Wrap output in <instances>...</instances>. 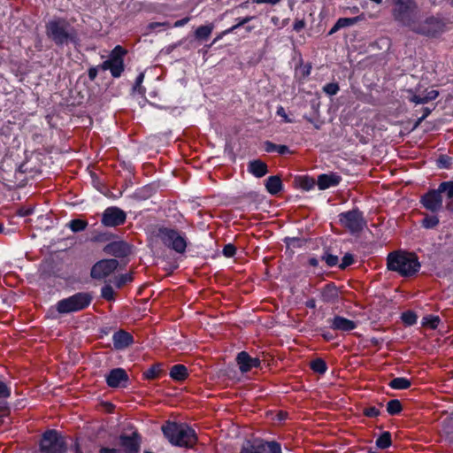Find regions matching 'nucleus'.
Segmentation results:
<instances>
[{
	"mask_svg": "<svg viewBox=\"0 0 453 453\" xmlns=\"http://www.w3.org/2000/svg\"><path fill=\"white\" fill-rule=\"evenodd\" d=\"M102 296L107 300H111L114 297V291L111 286L106 285L102 288Z\"/></svg>",
	"mask_w": 453,
	"mask_h": 453,
	"instance_id": "43",
	"label": "nucleus"
},
{
	"mask_svg": "<svg viewBox=\"0 0 453 453\" xmlns=\"http://www.w3.org/2000/svg\"><path fill=\"white\" fill-rule=\"evenodd\" d=\"M388 268L402 276L415 274L420 268L418 257L409 252H395L388 257Z\"/></svg>",
	"mask_w": 453,
	"mask_h": 453,
	"instance_id": "2",
	"label": "nucleus"
},
{
	"mask_svg": "<svg viewBox=\"0 0 453 453\" xmlns=\"http://www.w3.org/2000/svg\"><path fill=\"white\" fill-rule=\"evenodd\" d=\"M311 368L315 372H318L319 374L325 373L327 369L326 362L320 358H317V359L313 360L311 363Z\"/></svg>",
	"mask_w": 453,
	"mask_h": 453,
	"instance_id": "33",
	"label": "nucleus"
},
{
	"mask_svg": "<svg viewBox=\"0 0 453 453\" xmlns=\"http://www.w3.org/2000/svg\"><path fill=\"white\" fill-rule=\"evenodd\" d=\"M41 449L45 453H64V439L56 431L49 430L42 436Z\"/></svg>",
	"mask_w": 453,
	"mask_h": 453,
	"instance_id": "8",
	"label": "nucleus"
},
{
	"mask_svg": "<svg viewBox=\"0 0 453 453\" xmlns=\"http://www.w3.org/2000/svg\"><path fill=\"white\" fill-rule=\"evenodd\" d=\"M189 20H190V18L186 17V18H184V19H180V20H177V21L173 24V27H183V26H185L186 24H188Z\"/></svg>",
	"mask_w": 453,
	"mask_h": 453,
	"instance_id": "56",
	"label": "nucleus"
},
{
	"mask_svg": "<svg viewBox=\"0 0 453 453\" xmlns=\"http://www.w3.org/2000/svg\"><path fill=\"white\" fill-rule=\"evenodd\" d=\"M92 297L88 293H77L67 298L58 301L56 304L59 313H71L81 311L91 303Z\"/></svg>",
	"mask_w": 453,
	"mask_h": 453,
	"instance_id": "6",
	"label": "nucleus"
},
{
	"mask_svg": "<svg viewBox=\"0 0 453 453\" xmlns=\"http://www.w3.org/2000/svg\"><path fill=\"white\" fill-rule=\"evenodd\" d=\"M251 19H253V17H251V16H247L244 18L237 19V23L235 24V26L238 28V27H242L243 25L247 24Z\"/></svg>",
	"mask_w": 453,
	"mask_h": 453,
	"instance_id": "53",
	"label": "nucleus"
},
{
	"mask_svg": "<svg viewBox=\"0 0 453 453\" xmlns=\"http://www.w3.org/2000/svg\"><path fill=\"white\" fill-rule=\"evenodd\" d=\"M387 411L390 415L398 414L402 411L400 401L396 399L390 400L387 404Z\"/></svg>",
	"mask_w": 453,
	"mask_h": 453,
	"instance_id": "34",
	"label": "nucleus"
},
{
	"mask_svg": "<svg viewBox=\"0 0 453 453\" xmlns=\"http://www.w3.org/2000/svg\"><path fill=\"white\" fill-rule=\"evenodd\" d=\"M354 262L353 256L350 254H346L340 264L341 269H345L347 266L350 265Z\"/></svg>",
	"mask_w": 453,
	"mask_h": 453,
	"instance_id": "46",
	"label": "nucleus"
},
{
	"mask_svg": "<svg viewBox=\"0 0 453 453\" xmlns=\"http://www.w3.org/2000/svg\"><path fill=\"white\" fill-rule=\"evenodd\" d=\"M364 414L367 417L374 418L380 414V411L376 407L371 406L364 410Z\"/></svg>",
	"mask_w": 453,
	"mask_h": 453,
	"instance_id": "48",
	"label": "nucleus"
},
{
	"mask_svg": "<svg viewBox=\"0 0 453 453\" xmlns=\"http://www.w3.org/2000/svg\"><path fill=\"white\" fill-rule=\"evenodd\" d=\"M143 79H144V74L140 73L136 78L135 85L137 87L140 86L142 84V82L143 81Z\"/></svg>",
	"mask_w": 453,
	"mask_h": 453,
	"instance_id": "61",
	"label": "nucleus"
},
{
	"mask_svg": "<svg viewBox=\"0 0 453 453\" xmlns=\"http://www.w3.org/2000/svg\"><path fill=\"white\" fill-rule=\"evenodd\" d=\"M162 431L174 446L192 448L197 441L195 430L184 423L167 422Z\"/></svg>",
	"mask_w": 453,
	"mask_h": 453,
	"instance_id": "1",
	"label": "nucleus"
},
{
	"mask_svg": "<svg viewBox=\"0 0 453 453\" xmlns=\"http://www.w3.org/2000/svg\"><path fill=\"white\" fill-rule=\"evenodd\" d=\"M363 19H364L363 16H357L354 18H340L336 21V23L341 29V28L346 27L353 26V25L357 24L358 21H361Z\"/></svg>",
	"mask_w": 453,
	"mask_h": 453,
	"instance_id": "30",
	"label": "nucleus"
},
{
	"mask_svg": "<svg viewBox=\"0 0 453 453\" xmlns=\"http://www.w3.org/2000/svg\"><path fill=\"white\" fill-rule=\"evenodd\" d=\"M126 218L124 211L118 207H109L104 210L101 221L104 226L113 227L122 225L126 221Z\"/></svg>",
	"mask_w": 453,
	"mask_h": 453,
	"instance_id": "13",
	"label": "nucleus"
},
{
	"mask_svg": "<svg viewBox=\"0 0 453 453\" xmlns=\"http://www.w3.org/2000/svg\"><path fill=\"white\" fill-rule=\"evenodd\" d=\"M235 247L233 244H227L223 249V254L226 257H232L235 254Z\"/></svg>",
	"mask_w": 453,
	"mask_h": 453,
	"instance_id": "49",
	"label": "nucleus"
},
{
	"mask_svg": "<svg viewBox=\"0 0 453 453\" xmlns=\"http://www.w3.org/2000/svg\"><path fill=\"white\" fill-rule=\"evenodd\" d=\"M339 292L337 288L333 284L326 285L321 290V298L326 303H330L338 298Z\"/></svg>",
	"mask_w": 453,
	"mask_h": 453,
	"instance_id": "24",
	"label": "nucleus"
},
{
	"mask_svg": "<svg viewBox=\"0 0 453 453\" xmlns=\"http://www.w3.org/2000/svg\"><path fill=\"white\" fill-rule=\"evenodd\" d=\"M100 453H121L119 449H102Z\"/></svg>",
	"mask_w": 453,
	"mask_h": 453,
	"instance_id": "59",
	"label": "nucleus"
},
{
	"mask_svg": "<svg viewBox=\"0 0 453 453\" xmlns=\"http://www.w3.org/2000/svg\"><path fill=\"white\" fill-rule=\"evenodd\" d=\"M450 158L445 156H442L439 159V165L441 167L448 168L451 165Z\"/></svg>",
	"mask_w": 453,
	"mask_h": 453,
	"instance_id": "52",
	"label": "nucleus"
},
{
	"mask_svg": "<svg viewBox=\"0 0 453 453\" xmlns=\"http://www.w3.org/2000/svg\"><path fill=\"white\" fill-rule=\"evenodd\" d=\"M409 96L407 98L409 101L414 103L415 104H424L430 101L436 99L439 96V92L433 88H425L423 86L418 84L415 89L408 90Z\"/></svg>",
	"mask_w": 453,
	"mask_h": 453,
	"instance_id": "11",
	"label": "nucleus"
},
{
	"mask_svg": "<svg viewBox=\"0 0 453 453\" xmlns=\"http://www.w3.org/2000/svg\"><path fill=\"white\" fill-rule=\"evenodd\" d=\"M188 375V369L183 365H175L170 370V377L176 381L184 380Z\"/></svg>",
	"mask_w": 453,
	"mask_h": 453,
	"instance_id": "25",
	"label": "nucleus"
},
{
	"mask_svg": "<svg viewBox=\"0 0 453 453\" xmlns=\"http://www.w3.org/2000/svg\"><path fill=\"white\" fill-rule=\"evenodd\" d=\"M248 171L257 178L265 176L267 172V165L261 160H253L249 163Z\"/></svg>",
	"mask_w": 453,
	"mask_h": 453,
	"instance_id": "22",
	"label": "nucleus"
},
{
	"mask_svg": "<svg viewBox=\"0 0 453 453\" xmlns=\"http://www.w3.org/2000/svg\"><path fill=\"white\" fill-rule=\"evenodd\" d=\"M160 27H169L170 24L168 22H153L149 25L150 29H155Z\"/></svg>",
	"mask_w": 453,
	"mask_h": 453,
	"instance_id": "54",
	"label": "nucleus"
},
{
	"mask_svg": "<svg viewBox=\"0 0 453 453\" xmlns=\"http://www.w3.org/2000/svg\"><path fill=\"white\" fill-rule=\"evenodd\" d=\"M393 5L394 19L404 27H409L418 17V5L415 0H390Z\"/></svg>",
	"mask_w": 453,
	"mask_h": 453,
	"instance_id": "5",
	"label": "nucleus"
},
{
	"mask_svg": "<svg viewBox=\"0 0 453 453\" xmlns=\"http://www.w3.org/2000/svg\"><path fill=\"white\" fill-rule=\"evenodd\" d=\"M333 330L349 332L357 327V323L342 316H335L329 320Z\"/></svg>",
	"mask_w": 453,
	"mask_h": 453,
	"instance_id": "17",
	"label": "nucleus"
},
{
	"mask_svg": "<svg viewBox=\"0 0 453 453\" xmlns=\"http://www.w3.org/2000/svg\"><path fill=\"white\" fill-rule=\"evenodd\" d=\"M309 265L313 267H317L319 265V260L315 257H311L309 259Z\"/></svg>",
	"mask_w": 453,
	"mask_h": 453,
	"instance_id": "60",
	"label": "nucleus"
},
{
	"mask_svg": "<svg viewBox=\"0 0 453 453\" xmlns=\"http://www.w3.org/2000/svg\"><path fill=\"white\" fill-rule=\"evenodd\" d=\"M448 439L453 443V431H446Z\"/></svg>",
	"mask_w": 453,
	"mask_h": 453,
	"instance_id": "64",
	"label": "nucleus"
},
{
	"mask_svg": "<svg viewBox=\"0 0 453 453\" xmlns=\"http://www.w3.org/2000/svg\"><path fill=\"white\" fill-rule=\"evenodd\" d=\"M438 189L440 193H445L447 198L450 201L453 199V181L441 182Z\"/></svg>",
	"mask_w": 453,
	"mask_h": 453,
	"instance_id": "31",
	"label": "nucleus"
},
{
	"mask_svg": "<svg viewBox=\"0 0 453 453\" xmlns=\"http://www.w3.org/2000/svg\"><path fill=\"white\" fill-rule=\"evenodd\" d=\"M256 4H276L280 2V0H254L253 1Z\"/></svg>",
	"mask_w": 453,
	"mask_h": 453,
	"instance_id": "57",
	"label": "nucleus"
},
{
	"mask_svg": "<svg viewBox=\"0 0 453 453\" xmlns=\"http://www.w3.org/2000/svg\"><path fill=\"white\" fill-rule=\"evenodd\" d=\"M421 203L424 207L433 212L442 207V197L439 189H434L422 196Z\"/></svg>",
	"mask_w": 453,
	"mask_h": 453,
	"instance_id": "14",
	"label": "nucleus"
},
{
	"mask_svg": "<svg viewBox=\"0 0 453 453\" xmlns=\"http://www.w3.org/2000/svg\"><path fill=\"white\" fill-rule=\"evenodd\" d=\"M446 208L453 213V199L447 203Z\"/></svg>",
	"mask_w": 453,
	"mask_h": 453,
	"instance_id": "63",
	"label": "nucleus"
},
{
	"mask_svg": "<svg viewBox=\"0 0 453 453\" xmlns=\"http://www.w3.org/2000/svg\"><path fill=\"white\" fill-rule=\"evenodd\" d=\"M341 224L352 233L361 231L365 221L359 211L353 210L339 215Z\"/></svg>",
	"mask_w": 453,
	"mask_h": 453,
	"instance_id": "9",
	"label": "nucleus"
},
{
	"mask_svg": "<svg viewBox=\"0 0 453 453\" xmlns=\"http://www.w3.org/2000/svg\"><path fill=\"white\" fill-rule=\"evenodd\" d=\"M277 115H278V116H280V117H281V118L283 119V121H284L285 123H291V122H292V119H290L288 117V115H287V113H286V111H285V109H284L282 106H279V107L277 108Z\"/></svg>",
	"mask_w": 453,
	"mask_h": 453,
	"instance_id": "50",
	"label": "nucleus"
},
{
	"mask_svg": "<svg viewBox=\"0 0 453 453\" xmlns=\"http://www.w3.org/2000/svg\"><path fill=\"white\" fill-rule=\"evenodd\" d=\"M391 444V435L388 432L383 433L376 441V445L380 449H386Z\"/></svg>",
	"mask_w": 453,
	"mask_h": 453,
	"instance_id": "35",
	"label": "nucleus"
},
{
	"mask_svg": "<svg viewBox=\"0 0 453 453\" xmlns=\"http://www.w3.org/2000/svg\"><path fill=\"white\" fill-rule=\"evenodd\" d=\"M265 150L266 152L276 151V152H278L279 154H281V155L289 152V149L286 145H277V144H274V143H273L271 142H266L265 143Z\"/></svg>",
	"mask_w": 453,
	"mask_h": 453,
	"instance_id": "29",
	"label": "nucleus"
},
{
	"mask_svg": "<svg viewBox=\"0 0 453 453\" xmlns=\"http://www.w3.org/2000/svg\"><path fill=\"white\" fill-rule=\"evenodd\" d=\"M126 244L123 242H115L106 245L104 249V251L108 255L119 257L124 254Z\"/></svg>",
	"mask_w": 453,
	"mask_h": 453,
	"instance_id": "26",
	"label": "nucleus"
},
{
	"mask_svg": "<svg viewBox=\"0 0 453 453\" xmlns=\"http://www.w3.org/2000/svg\"><path fill=\"white\" fill-rule=\"evenodd\" d=\"M88 226V222L82 219H73L69 223V227L73 232H80L84 230Z\"/></svg>",
	"mask_w": 453,
	"mask_h": 453,
	"instance_id": "36",
	"label": "nucleus"
},
{
	"mask_svg": "<svg viewBox=\"0 0 453 453\" xmlns=\"http://www.w3.org/2000/svg\"><path fill=\"white\" fill-rule=\"evenodd\" d=\"M103 70H110L112 76L119 77L124 70L123 59L114 58L104 61L101 65Z\"/></svg>",
	"mask_w": 453,
	"mask_h": 453,
	"instance_id": "20",
	"label": "nucleus"
},
{
	"mask_svg": "<svg viewBox=\"0 0 453 453\" xmlns=\"http://www.w3.org/2000/svg\"><path fill=\"white\" fill-rule=\"evenodd\" d=\"M439 224V219L436 216H426L422 219V226L430 229L435 227Z\"/></svg>",
	"mask_w": 453,
	"mask_h": 453,
	"instance_id": "37",
	"label": "nucleus"
},
{
	"mask_svg": "<svg viewBox=\"0 0 453 453\" xmlns=\"http://www.w3.org/2000/svg\"><path fill=\"white\" fill-rule=\"evenodd\" d=\"M213 28L214 26L212 24L200 26L195 31L196 39L200 41H206L211 35Z\"/></svg>",
	"mask_w": 453,
	"mask_h": 453,
	"instance_id": "27",
	"label": "nucleus"
},
{
	"mask_svg": "<svg viewBox=\"0 0 453 453\" xmlns=\"http://www.w3.org/2000/svg\"><path fill=\"white\" fill-rule=\"evenodd\" d=\"M132 280H133L132 274H130V273L122 274L116 279L115 285L117 286V288H119L122 286H124L127 282H129Z\"/></svg>",
	"mask_w": 453,
	"mask_h": 453,
	"instance_id": "41",
	"label": "nucleus"
},
{
	"mask_svg": "<svg viewBox=\"0 0 453 453\" xmlns=\"http://www.w3.org/2000/svg\"><path fill=\"white\" fill-rule=\"evenodd\" d=\"M237 27L235 25H234L233 27H229L228 29H226L225 31L222 32V35H228V34H232L234 33V30H236Z\"/></svg>",
	"mask_w": 453,
	"mask_h": 453,
	"instance_id": "62",
	"label": "nucleus"
},
{
	"mask_svg": "<svg viewBox=\"0 0 453 453\" xmlns=\"http://www.w3.org/2000/svg\"><path fill=\"white\" fill-rule=\"evenodd\" d=\"M304 26L305 23L303 20H296L293 25V27L296 32H299L304 27Z\"/></svg>",
	"mask_w": 453,
	"mask_h": 453,
	"instance_id": "55",
	"label": "nucleus"
},
{
	"mask_svg": "<svg viewBox=\"0 0 453 453\" xmlns=\"http://www.w3.org/2000/svg\"><path fill=\"white\" fill-rule=\"evenodd\" d=\"M125 54H126V51L123 50V48L121 46L118 45L112 50L110 58H118L123 59V56Z\"/></svg>",
	"mask_w": 453,
	"mask_h": 453,
	"instance_id": "45",
	"label": "nucleus"
},
{
	"mask_svg": "<svg viewBox=\"0 0 453 453\" xmlns=\"http://www.w3.org/2000/svg\"><path fill=\"white\" fill-rule=\"evenodd\" d=\"M402 320L407 326L414 325L417 321V316L412 311H406L402 314Z\"/></svg>",
	"mask_w": 453,
	"mask_h": 453,
	"instance_id": "38",
	"label": "nucleus"
},
{
	"mask_svg": "<svg viewBox=\"0 0 453 453\" xmlns=\"http://www.w3.org/2000/svg\"><path fill=\"white\" fill-rule=\"evenodd\" d=\"M162 372L161 366L159 365H153L150 369H148L144 375L147 379H155L159 376L160 372Z\"/></svg>",
	"mask_w": 453,
	"mask_h": 453,
	"instance_id": "39",
	"label": "nucleus"
},
{
	"mask_svg": "<svg viewBox=\"0 0 453 453\" xmlns=\"http://www.w3.org/2000/svg\"><path fill=\"white\" fill-rule=\"evenodd\" d=\"M299 185L303 190H311L315 186V180L309 177L300 179Z\"/></svg>",
	"mask_w": 453,
	"mask_h": 453,
	"instance_id": "40",
	"label": "nucleus"
},
{
	"mask_svg": "<svg viewBox=\"0 0 453 453\" xmlns=\"http://www.w3.org/2000/svg\"><path fill=\"white\" fill-rule=\"evenodd\" d=\"M9 413V407L6 402L0 401V418L7 416Z\"/></svg>",
	"mask_w": 453,
	"mask_h": 453,
	"instance_id": "51",
	"label": "nucleus"
},
{
	"mask_svg": "<svg viewBox=\"0 0 453 453\" xmlns=\"http://www.w3.org/2000/svg\"><path fill=\"white\" fill-rule=\"evenodd\" d=\"M11 395V389L8 388V386L4 383L3 381H0V398H7Z\"/></svg>",
	"mask_w": 453,
	"mask_h": 453,
	"instance_id": "47",
	"label": "nucleus"
},
{
	"mask_svg": "<svg viewBox=\"0 0 453 453\" xmlns=\"http://www.w3.org/2000/svg\"><path fill=\"white\" fill-rule=\"evenodd\" d=\"M119 262L116 259H104L96 263L91 269V277L94 279H104L111 274L118 267Z\"/></svg>",
	"mask_w": 453,
	"mask_h": 453,
	"instance_id": "12",
	"label": "nucleus"
},
{
	"mask_svg": "<svg viewBox=\"0 0 453 453\" xmlns=\"http://www.w3.org/2000/svg\"><path fill=\"white\" fill-rule=\"evenodd\" d=\"M265 188L271 195H276L282 189V182L279 176H270L265 181Z\"/></svg>",
	"mask_w": 453,
	"mask_h": 453,
	"instance_id": "23",
	"label": "nucleus"
},
{
	"mask_svg": "<svg viewBox=\"0 0 453 453\" xmlns=\"http://www.w3.org/2000/svg\"><path fill=\"white\" fill-rule=\"evenodd\" d=\"M394 389H406L411 387V381L403 377H398L392 380L388 384Z\"/></svg>",
	"mask_w": 453,
	"mask_h": 453,
	"instance_id": "28",
	"label": "nucleus"
},
{
	"mask_svg": "<svg viewBox=\"0 0 453 453\" xmlns=\"http://www.w3.org/2000/svg\"><path fill=\"white\" fill-rule=\"evenodd\" d=\"M342 178L336 173L320 174L318 177V187L320 190H325L331 187L337 186Z\"/></svg>",
	"mask_w": 453,
	"mask_h": 453,
	"instance_id": "19",
	"label": "nucleus"
},
{
	"mask_svg": "<svg viewBox=\"0 0 453 453\" xmlns=\"http://www.w3.org/2000/svg\"><path fill=\"white\" fill-rule=\"evenodd\" d=\"M408 27L418 35L436 38L446 31L447 26L443 19L430 16L420 21L415 19Z\"/></svg>",
	"mask_w": 453,
	"mask_h": 453,
	"instance_id": "4",
	"label": "nucleus"
},
{
	"mask_svg": "<svg viewBox=\"0 0 453 453\" xmlns=\"http://www.w3.org/2000/svg\"><path fill=\"white\" fill-rule=\"evenodd\" d=\"M113 345L117 349H123L133 343V336L126 331H118L112 336Z\"/></svg>",
	"mask_w": 453,
	"mask_h": 453,
	"instance_id": "18",
	"label": "nucleus"
},
{
	"mask_svg": "<svg viewBox=\"0 0 453 453\" xmlns=\"http://www.w3.org/2000/svg\"><path fill=\"white\" fill-rule=\"evenodd\" d=\"M46 34L57 45L77 42L76 31L62 19L49 21L46 25Z\"/></svg>",
	"mask_w": 453,
	"mask_h": 453,
	"instance_id": "3",
	"label": "nucleus"
},
{
	"mask_svg": "<svg viewBox=\"0 0 453 453\" xmlns=\"http://www.w3.org/2000/svg\"><path fill=\"white\" fill-rule=\"evenodd\" d=\"M120 443L126 451L129 453H135L139 450L140 448V441L136 433H134L131 436H121Z\"/></svg>",
	"mask_w": 453,
	"mask_h": 453,
	"instance_id": "21",
	"label": "nucleus"
},
{
	"mask_svg": "<svg viewBox=\"0 0 453 453\" xmlns=\"http://www.w3.org/2000/svg\"><path fill=\"white\" fill-rule=\"evenodd\" d=\"M322 259L325 260L326 265L331 267L336 265L339 261L338 257L332 254L323 256Z\"/></svg>",
	"mask_w": 453,
	"mask_h": 453,
	"instance_id": "44",
	"label": "nucleus"
},
{
	"mask_svg": "<svg viewBox=\"0 0 453 453\" xmlns=\"http://www.w3.org/2000/svg\"><path fill=\"white\" fill-rule=\"evenodd\" d=\"M323 90L327 95L334 96L339 91V85L337 83H328L324 86Z\"/></svg>",
	"mask_w": 453,
	"mask_h": 453,
	"instance_id": "42",
	"label": "nucleus"
},
{
	"mask_svg": "<svg viewBox=\"0 0 453 453\" xmlns=\"http://www.w3.org/2000/svg\"><path fill=\"white\" fill-rule=\"evenodd\" d=\"M241 453H281V450L280 445L275 441L264 442L256 440L245 443Z\"/></svg>",
	"mask_w": 453,
	"mask_h": 453,
	"instance_id": "10",
	"label": "nucleus"
},
{
	"mask_svg": "<svg viewBox=\"0 0 453 453\" xmlns=\"http://www.w3.org/2000/svg\"><path fill=\"white\" fill-rule=\"evenodd\" d=\"M440 318L438 316L428 315L423 318L422 325L424 326L429 327L431 329L437 328L440 323Z\"/></svg>",
	"mask_w": 453,
	"mask_h": 453,
	"instance_id": "32",
	"label": "nucleus"
},
{
	"mask_svg": "<svg viewBox=\"0 0 453 453\" xmlns=\"http://www.w3.org/2000/svg\"><path fill=\"white\" fill-rule=\"evenodd\" d=\"M128 380V375L122 368H116L110 372L106 377V381L111 388L126 387Z\"/></svg>",
	"mask_w": 453,
	"mask_h": 453,
	"instance_id": "15",
	"label": "nucleus"
},
{
	"mask_svg": "<svg viewBox=\"0 0 453 453\" xmlns=\"http://www.w3.org/2000/svg\"><path fill=\"white\" fill-rule=\"evenodd\" d=\"M237 364L241 372H247L252 368L260 365V360L257 357H251L247 352H240L236 357Z\"/></svg>",
	"mask_w": 453,
	"mask_h": 453,
	"instance_id": "16",
	"label": "nucleus"
},
{
	"mask_svg": "<svg viewBox=\"0 0 453 453\" xmlns=\"http://www.w3.org/2000/svg\"><path fill=\"white\" fill-rule=\"evenodd\" d=\"M96 75H97V68L92 67L88 70V77L90 80L93 81L94 79H96Z\"/></svg>",
	"mask_w": 453,
	"mask_h": 453,
	"instance_id": "58",
	"label": "nucleus"
},
{
	"mask_svg": "<svg viewBox=\"0 0 453 453\" xmlns=\"http://www.w3.org/2000/svg\"><path fill=\"white\" fill-rule=\"evenodd\" d=\"M158 237L163 243L178 253H183L187 248V240L184 234L171 228H161Z\"/></svg>",
	"mask_w": 453,
	"mask_h": 453,
	"instance_id": "7",
	"label": "nucleus"
}]
</instances>
